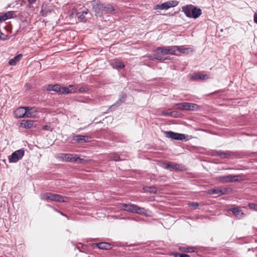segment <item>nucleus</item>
<instances>
[{
  "label": "nucleus",
  "instance_id": "1",
  "mask_svg": "<svg viewBox=\"0 0 257 257\" xmlns=\"http://www.w3.org/2000/svg\"><path fill=\"white\" fill-rule=\"evenodd\" d=\"M41 198L42 200H46L48 202L50 200L58 202H65L66 201L65 199H67V197L51 192H45L41 194Z\"/></svg>",
  "mask_w": 257,
  "mask_h": 257
},
{
  "label": "nucleus",
  "instance_id": "2",
  "mask_svg": "<svg viewBox=\"0 0 257 257\" xmlns=\"http://www.w3.org/2000/svg\"><path fill=\"white\" fill-rule=\"evenodd\" d=\"M175 46H166V47H157L154 52L157 54H162L164 55H178L176 53Z\"/></svg>",
  "mask_w": 257,
  "mask_h": 257
},
{
  "label": "nucleus",
  "instance_id": "3",
  "mask_svg": "<svg viewBox=\"0 0 257 257\" xmlns=\"http://www.w3.org/2000/svg\"><path fill=\"white\" fill-rule=\"evenodd\" d=\"M162 167L166 169H169L170 171H183L185 169L183 165L171 162L163 163Z\"/></svg>",
  "mask_w": 257,
  "mask_h": 257
},
{
  "label": "nucleus",
  "instance_id": "4",
  "mask_svg": "<svg viewBox=\"0 0 257 257\" xmlns=\"http://www.w3.org/2000/svg\"><path fill=\"white\" fill-rule=\"evenodd\" d=\"M92 6L95 15L101 17L103 15V3L98 0H94L92 2Z\"/></svg>",
  "mask_w": 257,
  "mask_h": 257
},
{
  "label": "nucleus",
  "instance_id": "5",
  "mask_svg": "<svg viewBox=\"0 0 257 257\" xmlns=\"http://www.w3.org/2000/svg\"><path fill=\"white\" fill-rule=\"evenodd\" d=\"M24 153L25 151L23 149L14 152L10 156H9L10 163L17 162L23 157Z\"/></svg>",
  "mask_w": 257,
  "mask_h": 257
},
{
  "label": "nucleus",
  "instance_id": "6",
  "mask_svg": "<svg viewBox=\"0 0 257 257\" xmlns=\"http://www.w3.org/2000/svg\"><path fill=\"white\" fill-rule=\"evenodd\" d=\"M167 138H171L174 140L182 141L185 139V135L175 133L172 131H166L164 132Z\"/></svg>",
  "mask_w": 257,
  "mask_h": 257
},
{
  "label": "nucleus",
  "instance_id": "7",
  "mask_svg": "<svg viewBox=\"0 0 257 257\" xmlns=\"http://www.w3.org/2000/svg\"><path fill=\"white\" fill-rule=\"evenodd\" d=\"M59 158L62 161L72 163L76 162V159H78V158L77 157L76 154L65 153H60L59 154Z\"/></svg>",
  "mask_w": 257,
  "mask_h": 257
},
{
  "label": "nucleus",
  "instance_id": "8",
  "mask_svg": "<svg viewBox=\"0 0 257 257\" xmlns=\"http://www.w3.org/2000/svg\"><path fill=\"white\" fill-rule=\"evenodd\" d=\"M92 138L88 136L85 135H75L73 136L72 140L77 143H88L91 141Z\"/></svg>",
  "mask_w": 257,
  "mask_h": 257
},
{
  "label": "nucleus",
  "instance_id": "9",
  "mask_svg": "<svg viewBox=\"0 0 257 257\" xmlns=\"http://www.w3.org/2000/svg\"><path fill=\"white\" fill-rule=\"evenodd\" d=\"M189 77L191 79L195 80H205L210 78L209 75L203 74L200 72H194L192 74H189Z\"/></svg>",
  "mask_w": 257,
  "mask_h": 257
},
{
  "label": "nucleus",
  "instance_id": "10",
  "mask_svg": "<svg viewBox=\"0 0 257 257\" xmlns=\"http://www.w3.org/2000/svg\"><path fill=\"white\" fill-rule=\"evenodd\" d=\"M26 112V106L20 107L14 111V115L17 118H25L27 117Z\"/></svg>",
  "mask_w": 257,
  "mask_h": 257
},
{
  "label": "nucleus",
  "instance_id": "11",
  "mask_svg": "<svg viewBox=\"0 0 257 257\" xmlns=\"http://www.w3.org/2000/svg\"><path fill=\"white\" fill-rule=\"evenodd\" d=\"M36 121L33 120H23L20 123V126L25 128H35L36 124Z\"/></svg>",
  "mask_w": 257,
  "mask_h": 257
},
{
  "label": "nucleus",
  "instance_id": "12",
  "mask_svg": "<svg viewBox=\"0 0 257 257\" xmlns=\"http://www.w3.org/2000/svg\"><path fill=\"white\" fill-rule=\"evenodd\" d=\"M229 211H231L238 219L242 218L245 216V214L239 207H234L229 209Z\"/></svg>",
  "mask_w": 257,
  "mask_h": 257
},
{
  "label": "nucleus",
  "instance_id": "13",
  "mask_svg": "<svg viewBox=\"0 0 257 257\" xmlns=\"http://www.w3.org/2000/svg\"><path fill=\"white\" fill-rule=\"evenodd\" d=\"M191 18H193V19H197L198 17H199L202 14V11L201 10L197 7H195L192 5H191Z\"/></svg>",
  "mask_w": 257,
  "mask_h": 257
},
{
  "label": "nucleus",
  "instance_id": "14",
  "mask_svg": "<svg viewBox=\"0 0 257 257\" xmlns=\"http://www.w3.org/2000/svg\"><path fill=\"white\" fill-rule=\"evenodd\" d=\"M233 153L230 151H217L215 152V155L222 159L232 158Z\"/></svg>",
  "mask_w": 257,
  "mask_h": 257
},
{
  "label": "nucleus",
  "instance_id": "15",
  "mask_svg": "<svg viewBox=\"0 0 257 257\" xmlns=\"http://www.w3.org/2000/svg\"><path fill=\"white\" fill-rule=\"evenodd\" d=\"M110 64L113 68L116 69H121L125 67L124 64L118 59L111 60Z\"/></svg>",
  "mask_w": 257,
  "mask_h": 257
},
{
  "label": "nucleus",
  "instance_id": "16",
  "mask_svg": "<svg viewBox=\"0 0 257 257\" xmlns=\"http://www.w3.org/2000/svg\"><path fill=\"white\" fill-rule=\"evenodd\" d=\"M26 117H32L35 116L36 113L38 112V109L36 107L26 106Z\"/></svg>",
  "mask_w": 257,
  "mask_h": 257
},
{
  "label": "nucleus",
  "instance_id": "17",
  "mask_svg": "<svg viewBox=\"0 0 257 257\" xmlns=\"http://www.w3.org/2000/svg\"><path fill=\"white\" fill-rule=\"evenodd\" d=\"M126 94L123 92H121L119 94V98H118V100L117 101H116V102L114 104L112 105L110 107V108L113 109V108L115 106L117 107V106H119L122 103L124 102V101L126 99Z\"/></svg>",
  "mask_w": 257,
  "mask_h": 257
},
{
  "label": "nucleus",
  "instance_id": "18",
  "mask_svg": "<svg viewBox=\"0 0 257 257\" xmlns=\"http://www.w3.org/2000/svg\"><path fill=\"white\" fill-rule=\"evenodd\" d=\"M76 90L72 85H70L68 87H62L61 94H67L69 93H73L75 92Z\"/></svg>",
  "mask_w": 257,
  "mask_h": 257
},
{
  "label": "nucleus",
  "instance_id": "19",
  "mask_svg": "<svg viewBox=\"0 0 257 257\" xmlns=\"http://www.w3.org/2000/svg\"><path fill=\"white\" fill-rule=\"evenodd\" d=\"M14 12L8 11L4 14L0 15V23L5 21L13 18Z\"/></svg>",
  "mask_w": 257,
  "mask_h": 257
},
{
  "label": "nucleus",
  "instance_id": "20",
  "mask_svg": "<svg viewBox=\"0 0 257 257\" xmlns=\"http://www.w3.org/2000/svg\"><path fill=\"white\" fill-rule=\"evenodd\" d=\"M115 11L113 7L108 4H103V14H110Z\"/></svg>",
  "mask_w": 257,
  "mask_h": 257
},
{
  "label": "nucleus",
  "instance_id": "21",
  "mask_svg": "<svg viewBox=\"0 0 257 257\" xmlns=\"http://www.w3.org/2000/svg\"><path fill=\"white\" fill-rule=\"evenodd\" d=\"M176 48V52L177 51L179 53L183 54H188L190 52H192V50L190 48H185L183 46H175Z\"/></svg>",
  "mask_w": 257,
  "mask_h": 257
},
{
  "label": "nucleus",
  "instance_id": "22",
  "mask_svg": "<svg viewBox=\"0 0 257 257\" xmlns=\"http://www.w3.org/2000/svg\"><path fill=\"white\" fill-rule=\"evenodd\" d=\"M136 204H123L121 209L125 211L134 213Z\"/></svg>",
  "mask_w": 257,
  "mask_h": 257
},
{
  "label": "nucleus",
  "instance_id": "23",
  "mask_svg": "<svg viewBox=\"0 0 257 257\" xmlns=\"http://www.w3.org/2000/svg\"><path fill=\"white\" fill-rule=\"evenodd\" d=\"M143 189L145 192L151 193L158 194L160 192V189L154 186H146Z\"/></svg>",
  "mask_w": 257,
  "mask_h": 257
},
{
  "label": "nucleus",
  "instance_id": "24",
  "mask_svg": "<svg viewBox=\"0 0 257 257\" xmlns=\"http://www.w3.org/2000/svg\"><path fill=\"white\" fill-rule=\"evenodd\" d=\"M96 245L98 248L101 249L108 250L112 248V246L110 243L105 242L97 243Z\"/></svg>",
  "mask_w": 257,
  "mask_h": 257
},
{
  "label": "nucleus",
  "instance_id": "25",
  "mask_svg": "<svg viewBox=\"0 0 257 257\" xmlns=\"http://www.w3.org/2000/svg\"><path fill=\"white\" fill-rule=\"evenodd\" d=\"M88 13L87 11H83L82 12H78L76 14V17L78 20L81 22H86V19L85 18V15Z\"/></svg>",
  "mask_w": 257,
  "mask_h": 257
},
{
  "label": "nucleus",
  "instance_id": "26",
  "mask_svg": "<svg viewBox=\"0 0 257 257\" xmlns=\"http://www.w3.org/2000/svg\"><path fill=\"white\" fill-rule=\"evenodd\" d=\"M174 107H176L175 108L181 110H188L187 102H181L175 103Z\"/></svg>",
  "mask_w": 257,
  "mask_h": 257
},
{
  "label": "nucleus",
  "instance_id": "27",
  "mask_svg": "<svg viewBox=\"0 0 257 257\" xmlns=\"http://www.w3.org/2000/svg\"><path fill=\"white\" fill-rule=\"evenodd\" d=\"M191 5H186V6H183L182 8V12L184 13V14L187 18H191Z\"/></svg>",
  "mask_w": 257,
  "mask_h": 257
},
{
  "label": "nucleus",
  "instance_id": "28",
  "mask_svg": "<svg viewBox=\"0 0 257 257\" xmlns=\"http://www.w3.org/2000/svg\"><path fill=\"white\" fill-rule=\"evenodd\" d=\"M22 56V54H20L16 55L14 58L10 59L9 61V65L12 66L15 65L16 63L20 61Z\"/></svg>",
  "mask_w": 257,
  "mask_h": 257
},
{
  "label": "nucleus",
  "instance_id": "29",
  "mask_svg": "<svg viewBox=\"0 0 257 257\" xmlns=\"http://www.w3.org/2000/svg\"><path fill=\"white\" fill-rule=\"evenodd\" d=\"M217 180L221 183H230V178L229 175L219 176L217 177Z\"/></svg>",
  "mask_w": 257,
  "mask_h": 257
},
{
  "label": "nucleus",
  "instance_id": "30",
  "mask_svg": "<svg viewBox=\"0 0 257 257\" xmlns=\"http://www.w3.org/2000/svg\"><path fill=\"white\" fill-rule=\"evenodd\" d=\"M146 210L144 208L141 207L136 205L134 213H137L141 215H145L146 214Z\"/></svg>",
  "mask_w": 257,
  "mask_h": 257
},
{
  "label": "nucleus",
  "instance_id": "31",
  "mask_svg": "<svg viewBox=\"0 0 257 257\" xmlns=\"http://www.w3.org/2000/svg\"><path fill=\"white\" fill-rule=\"evenodd\" d=\"M162 115L165 116H170L173 117H178V113L176 111H173L171 112H167L165 111H162Z\"/></svg>",
  "mask_w": 257,
  "mask_h": 257
},
{
  "label": "nucleus",
  "instance_id": "32",
  "mask_svg": "<svg viewBox=\"0 0 257 257\" xmlns=\"http://www.w3.org/2000/svg\"><path fill=\"white\" fill-rule=\"evenodd\" d=\"M108 159L110 161H114L115 162L121 160L119 156L115 153L110 154L108 156Z\"/></svg>",
  "mask_w": 257,
  "mask_h": 257
},
{
  "label": "nucleus",
  "instance_id": "33",
  "mask_svg": "<svg viewBox=\"0 0 257 257\" xmlns=\"http://www.w3.org/2000/svg\"><path fill=\"white\" fill-rule=\"evenodd\" d=\"M179 250L186 252H194L196 248L194 247H179Z\"/></svg>",
  "mask_w": 257,
  "mask_h": 257
},
{
  "label": "nucleus",
  "instance_id": "34",
  "mask_svg": "<svg viewBox=\"0 0 257 257\" xmlns=\"http://www.w3.org/2000/svg\"><path fill=\"white\" fill-rule=\"evenodd\" d=\"M188 110H197L199 108V106L195 103L187 102Z\"/></svg>",
  "mask_w": 257,
  "mask_h": 257
},
{
  "label": "nucleus",
  "instance_id": "35",
  "mask_svg": "<svg viewBox=\"0 0 257 257\" xmlns=\"http://www.w3.org/2000/svg\"><path fill=\"white\" fill-rule=\"evenodd\" d=\"M232 191V189L230 188H224L220 189L219 188V195H225L230 193Z\"/></svg>",
  "mask_w": 257,
  "mask_h": 257
},
{
  "label": "nucleus",
  "instance_id": "36",
  "mask_svg": "<svg viewBox=\"0 0 257 257\" xmlns=\"http://www.w3.org/2000/svg\"><path fill=\"white\" fill-rule=\"evenodd\" d=\"M144 58H147L150 60H161L162 58H161V56H155L152 55H146L144 56H143Z\"/></svg>",
  "mask_w": 257,
  "mask_h": 257
},
{
  "label": "nucleus",
  "instance_id": "37",
  "mask_svg": "<svg viewBox=\"0 0 257 257\" xmlns=\"http://www.w3.org/2000/svg\"><path fill=\"white\" fill-rule=\"evenodd\" d=\"M207 194L210 195L217 194L219 196V188H212L207 190Z\"/></svg>",
  "mask_w": 257,
  "mask_h": 257
},
{
  "label": "nucleus",
  "instance_id": "38",
  "mask_svg": "<svg viewBox=\"0 0 257 257\" xmlns=\"http://www.w3.org/2000/svg\"><path fill=\"white\" fill-rule=\"evenodd\" d=\"M171 255H173L174 257H190V256L186 253H180L176 252H172L170 254Z\"/></svg>",
  "mask_w": 257,
  "mask_h": 257
},
{
  "label": "nucleus",
  "instance_id": "39",
  "mask_svg": "<svg viewBox=\"0 0 257 257\" xmlns=\"http://www.w3.org/2000/svg\"><path fill=\"white\" fill-rule=\"evenodd\" d=\"M167 2L168 5H170L169 8L176 7L179 4V2L177 1H176V0L169 1H167Z\"/></svg>",
  "mask_w": 257,
  "mask_h": 257
},
{
  "label": "nucleus",
  "instance_id": "40",
  "mask_svg": "<svg viewBox=\"0 0 257 257\" xmlns=\"http://www.w3.org/2000/svg\"><path fill=\"white\" fill-rule=\"evenodd\" d=\"M62 87H61L59 84L53 85V91L58 93L59 94H61Z\"/></svg>",
  "mask_w": 257,
  "mask_h": 257
},
{
  "label": "nucleus",
  "instance_id": "41",
  "mask_svg": "<svg viewBox=\"0 0 257 257\" xmlns=\"http://www.w3.org/2000/svg\"><path fill=\"white\" fill-rule=\"evenodd\" d=\"M239 176V175H229V177L230 178V182L232 183L239 181V180L237 178Z\"/></svg>",
  "mask_w": 257,
  "mask_h": 257
},
{
  "label": "nucleus",
  "instance_id": "42",
  "mask_svg": "<svg viewBox=\"0 0 257 257\" xmlns=\"http://www.w3.org/2000/svg\"><path fill=\"white\" fill-rule=\"evenodd\" d=\"M170 5H168L167 2L160 5L161 10H168L169 9Z\"/></svg>",
  "mask_w": 257,
  "mask_h": 257
},
{
  "label": "nucleus",
  "instance_id": "43",
  "mask_svg": "<svg viewBox=\"0 0 257 257\" xmlns=\"http://www.w3.org/2000/svg\"><path fill=\"white\" fill-rule=\"evenodd\" d=\"M248 207L250 209L257 211V204L254 203H249L248 204Z\"/></svg>",
  "mask_w": 257,
  "mask_h": 257
},
{
  "label": "nucleus",
  "instance_id": "44",
  "mask_svg": "<svg viewBox=\"0 0 257 257\" xmlns=\"http://www.w3.org/2000/svg\"><path fill=\"white\" fill-rule=\"evenodd\" d=\"M189 205L190 206L193 207L194 209H196L199 206V203L194 202H190Z\"/></svg>",
  "mask_w": 257,
  "mask_h": 257
},
{
  "label": "nucleus",
  "instance_id": "45",
  "mask_svg": "<svg viewBox=\"0 0 257 257\" xmlns=\"http://www.w3.org/2000/svg\"><path fill=\"white\" fill-rule=\"evenodd\" d=\"M126 219L129 220H133L136 221H139L141 220V219L139 217H137L136 218L128 217H127Z\"/></svg>",
  "mask_w": 257,
  "mask_h": 257
},
{
  "label": "nucleus",
  "instance_id": "46",
  "mask_svg": "<svg viewBox=\"0 0 257 257\" xmlns=\"http://www.w3.org/2000/svg\"><path fill=\"white\" fill-rule=\"evenodd\" d=\"M77 157L78 158V159H76V162L78 161L79 163H83L85 162V160L84 158H80L77 155Z\"/></svg>",
  "mask_w": 257,
  "mask_h": 257
},
{
  "label": "nucleus",
  "instance_id": "47",
  "mask_svg": "<svg viewBox=\"0 0 257 257\" xmlns=\"http://www.w3.org/2000/svg\"><path fill=\"white\" fill-rule=\"evenodd\" d=\"M47 90L48 91H53V85H48L47 87Z\"/></svg>",
  "mask_w": 257,
  "mask_h": 257
},
{
  "label": "nucleus",
  "instance_id": "48",
  "mask_svg": "<svg viewBox=\"0 0 257 257\" xmlns=\"http://www.w3.org/2000/svg\"><path fill=\"white\" fill-rule=\"evenodd\" d=\"M161 58H162V59L160 61H164L166 60H170L171 59L170 57L169 56H166V57L161 56Z\"/></svg>",
  "mask_w": 257,
  "mask_h": 257
},
{
  "label": "nucleus",
  "instance_id": "49",
  "mask_svg": "<svg viewBox=\"0 0 257 257\" xmlns=\"http://www.w3.org/2000/svg\"><path fill=\"white\" fill-rule=\"evenodd\" d=\"M43 129L45 131H49L50 129V126L48 125H45L43 126Z\"/></svg>",
  "mask_w": 257,
  "mask_h": 257
},
{
  "label": "nucleus",
  "instance_id": "50",
  "mask_svg": "<svg viewBox=\"0 0 257 257\" xmlns=\"http://www.w3.org/2000/svg\"><path fill=\"white\" fill-rule=\"evenodd\" d=\"M254 22L257 24V13H255L253 16Z\"/></svg>",
  "mask_w": 257,
  "mask_h": 257
},
{
  "label": "nucleus",
  "instance_id": "51",
  "mask_svg": "<svg viewBox=\"0 0 257 257\" xmlns=\"http://www.w3.org/2000/svg\"><path fill=\"white\" fill-rule=\"evenodd\" d=\"M26 87H27V89H30L32 88V86L30 84L27 83L26 85Z\"/></svg>",
  "mask_w": 257,
  "mask_h": 257
},
{
  "label": "nucleus",
  "instance_id": "52",
  "mask_svg": "<svg viewBox=\"0 0 257 257\" xmlns=\"http://www.w3.org/2000/svg\"><path fill=\"white\" fill-rule=\"evenodd\" d=\"M36 1L37 0H28V2L31 4H34Z\"/></svg>",
  "mask_w": 257,
  "mask_h": 257
},
{
  "label": "nucleus",
  "instance_id": "53",
  "mask_svg": "<svg viewBox=\"0 0 257 257\" xmlns=\"http://www.w3.org/2000/svg\"><path fill=\"white\" fill-rule=\"evenodd\" d=\"M177 13V12H174L173 13V14H166L165 15L166 16H175L176 14Z\"/></svg>",
  "mask_w": 257,
  "mask_h": 257
},
{
  "label": "nucleus",
  "instance_id": "54",
  "mask_svg": "<svg viewBox=\"0 0 257 257\" xmlns=\"http://www.w3.org/2000/svg\"><path fill=\"white\" fill-rule=\"evenodd\" d=\"M138 245V244H128V245H127V246H137Z\"/></svg>",
  "mask_w": 257,
  "mask_h": 257
},
{
  "label": "nucleus",
  "instance_id": "55",
  "mask_svg": "<svg viewBox=\"0 0 257 257\" xmlns=\"http://www.w3.org/2000/svg\"><path fill=\"white\" fill-rule=\"evenodd\" d=\"M159 9L161 10L160 5H158L155 6V9Z\"/></svg>",
  "mask_w": 257,
  "mask_h": 257
},
{
  "label": "nucleus",
  "instance_id": "56",
  "mask_svg": "<svg viewBox=\"0 0 257 257\" xmlns=\"http://www.w3.org/2000/svg\"><path fill=\"white\" fill-rule=\"evenodd\" d=\"M55 210L56 212H58V213H60L62 215L64 216V214L62 212H61V211H59L58 210H57V209H55Z\"/></svg>",
  "mask_w": 257,
  "mask_h": 257
},
{
  "label": "nucleus",
  "instance_id": "57",
  "mask_svg": "<svg viewBox=\"0 0 257 257\" xmlns=\"http://www.w3.org/2000/svg\"><path fill=\"white\" fill-rule=\"evenodd\" d=\"M83 88H80L79 89V91H81V92H82V91H83Z\"/></svg>",
  "mask_w": 257,
  "mask_h": 257
}]
</instances>
